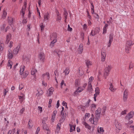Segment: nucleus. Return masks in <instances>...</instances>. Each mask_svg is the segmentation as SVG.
Here are the masks:
<instances>
[{
  "instance_id": "obj_51",
  "label": "nucleus",
  "mask_w": 134,
  "mask_h": 134,
  "mask_svg": "<svg viewBox=\"0 0 134 134\" xmlns=\"http://www.w3.org/2000/svg\"><path fill=\"white\" fill-rule=\"evenodd\" d=\"M133 122V121L132 120H131L128 122H126H126L125 123V125H126L127 126H128V125L129 124H131Z\"/></svg>"
},
{
  "instance_id": "obj_25",
  "label": "nucleus",
  "mask_w": 134,
  "mask_h": 134,
  "mask_svg": "<svg viewBox=\"0 0 134 134\" xmlns=\"http://www.w3.org/2000/svg\"><path fill=\"white\" fill-rule=\"evenodd\" d=\"M37 72L36 69L35 68H33L31 70V75L35 76V74Z\"/></svg>"
},
{
  "instance_id": "obj_63",
  "label": "nucleus",
  "mask_w": 134,
  "mask_h": 134,
  "mask_svg": "<svg viewBox=\"0 0 134 134\" xmlns=\"http://www.w3.org/2000/svg\"><path fill=\"white\" fill-rule=\"evenodd\" d=\"M3 45L2 44H0V50L1 51H2L3 49Z\"/></svg>"
},
{
  "instance_id": "obj_50",
  "label": "nucleus",
  "mask_w": 134,
  "mask_h": 134,
  "mask_svg": "<svg viewBox=\"0 0 134 134\" xmlns=\"http://www.w3.org/2000/svg\"><path fill=\"white\" fill-rule=\"evenodd\" d=\"M102 72V70H100L98 72V80L99 81H100V80L99 78V76L101 74Z\"/></svg>"
},
{
  "instance_id": "obj_30",
  "label": "nucleus",
  "mask_w": 134,
  "mask_h": 134,
  "mask_svg": "<svg viewBox=\"0 0 134 134\" xmlns=\"http://www.w3.org/2000/svg\"><path fill=\"white\" fill-rule=\"evenodd\" d=\"M13 64V62L10 60H9L8 61V63L7 64V66L8 67H10V69H11L12 68V65Z\"/></svg>"
},
{
  "instance_id": "obj_44",
  "label": "nucleus",
  "mask_w": 134,
  "mask_h": 134,
  "mask_svg": "<svg viewBox=\"0 0 134 134\" xmlns=\"http://www.w3.org/2000/svg\"><path fill=\"white\" fill-rule=\"evenodd\" d=\"M108 26V25L107 24H106L104 26L103 29V34H104L107 31V28Z\"/></svg>"
},
{
  "instance_id": "obj_60",
  "label": "nucleus",
  "mask_w": 134,
  "mask_h": 134,
  "mask_svg": "<svg viewBox=\"0 0 134 134\" xmlns=\"http://www.w3.org/2000/svg\"><path fill=\"white\" fill-rule=\"evenodd\" d=\"M68 31H71L72 30V28L71 27H70L69 25H68Z\"/></svg>"
},
{
  "instance_id": "obj_24",
  "label": "nucleus",
  "mask_w": 134,
  "mask_h": 134,
  "mask_svg": "<svg viewBox=\"0 0 134 134\" xmlns=\"http://www.w3.org/2000/svg\"><path fill=\"white\" fill-rule=\"evenodd\" d=\"M25 67L24 66L22 65L21 66L20 70V74H22L23 72H24V71L25 70Z\"/></svg>"
},
{
  "instance_id": "obj_39",
  "label": "nucleus",
  "mask_w": 134,
  "mask_h": 134,
  "mask_svg": "<svg viewBox=\"0 0 134 134\" xmlns=\"http://www.w3.org/2000/svg\"><path fill=\"white\" fill-rule=\"evenodd\" d=\"M90 108L91 110L93 111L95 110V108L96 107V105L94 104H92L90 106Z\"/></svg>"
},
{
  "instance_id": "obj_47",
  "label": "nucleus",
  "mask_w": 134,
  "mask_h": 134,
  "mask_svg": "<svg viewBox=\"0 0 134 134\" xmlns=\"http://www.w3.org/2000/svg\"><path fill=\"white\" fill-rule=\"evenodd\" d=\"M15 131V129H13L12 130H9L8 134H14Z\"/></svg>"
},
{
  "instance_id": "obj_3",
  "label": "nucleus",
  "mask_w": 134,
  "mask_h": 134,
  "mask_svg": "<svg viewBox=\"0 0 134 134\" xmlns=\"http://www.w3.org/2000/svg\"><path fill=\"white\" fill-rule=\"evenodd\" d=\"M50 78L49 74L48 72H46L43 74L42 75L41 78L43 80H48Z\"/></svg>"
},
{
  "instance_id": "obj_1",
  "label": "nucleus",
  "mask_w": 134,
  "mask_h": 134,
  "mask_svg": "<svg viewBox=\"0 0 134 134\" xmlns=\"http://www.w3.org/2000/svg\"><path fill=\"white\" fill-rule=\"evenodd\" d=\"M100 118L95 116V117H94V115L93 114L91 115V117L89 119V121L91 124L96 125L98 124L99 119Z\"/></svg>"
},
{
  "instance_id": "obj_45",
  "label": "nucleus",
  "mask_w": 134,
  "mask_h": 134,
  "mask_svg": "<svg viewBox=\"0 0 134 134\" xmlns=\"http://www.w3.org/2000/svg\"><path fill=\"white\" fill-rule=\"evenodd\" d=\"M94 79V77L92 76H91L89 79L88 80V84H91L92 82Z\"/></svg>"
},
{
  "instance_id": "obj_28",
  "label": "nucleus",
  "mask_w": 134,
  "mask_h": 134,
  "mask_svg": "<svg viewBox=\"0 0 134 134\" xmlns=\"http://www.w3.org/2000/svg\"><path fill=\"white\" fill-rule=\"evenodd\" d=\"M83 50V45L82 44H81L79 48V53L81 54Z\"/></svg>"
},
{
  "instance_id": "obj_22",
  "label": "nucleus",
  "mask_w": 134,
  "mask_h": 134,
  "mask_svg": "<svg viewBox=\"0 0 134 134\" xmlns=\"http://www.w3.org/2000/svg\"><path fill=\"white\" fill-rule=\"evenodd\" d=\"M82 124L85 125V128L88 130H90L91 129V126L87 123L85 121H83L82 122Z\"/></svg>"
},
{
  "instance_id": "obj_29",
  "label": "nucleus",
  "mask_w": 134,
  "mask_h": 134,
  "mask_svg": "<svg viewBox=\"0 0 134 134\" xmlns=\"http://www.w3.org/2000/svg\"><path fill=\"white\" fill-rule=\"evenodd\" d=\"M66 86V84L64 83V82L63 80H62L60 83L61 88H65Z\"/></svg>"
},
{
  "instance_id": "obj_57",
  "label": "nucleus",
  "mask_w": 134,
  "mask_h": 134,
  "mask_svg": "<svg viewBox=\"0 0 134 134\" xmlns=\"http://www.w3.org/2000/svg\"><path fill=\"white\" fill-rule=\"evenodd\" d=\"M40 129L39 127H37V130L35 132V134H38L40 131Z\"/></svg>"
},
{
  "instance_id": "obj_19",
  "label": "nucleus",
  "mask_w": 134,
  "mask_h": 134,
  "mask_svg": "<svg viewBox=\"0 0 134 134\" xmlns=\"http://www.w3.org/2000/svg\"><path fill=\"white\" fill-rule=\"evenodd\" d=\"M29 72L27 71H26L24 72H23V73L22 74H20L21 75V77L23 78H25L26 77L29 75Z\"/></svg>"
},
{
  "instance_id": "obj_62",
  "label": "nucleus",
  "mask_w": 134,
  "mask_h": 134,
  "mask_svg": "<svg viewBox=\"0 0 134 134\" xmlns=\"http://www.w3.org/2000/svg\"><path fill=\"white\" fill-rule=\"evenodd\" d=\"M83 29L84 30H86L87 28V26L85 24H84L83 26Z\"/></svg>"
},
{
  "instance_id": "obj_18",
  "label": "nucleus",
  "mask_w": 134,
  "mask_h": 134,
  "mask_svg": "<svg viewBox=\"0 0 134 134\" xmlns=\"http://www.w3.org/2000/svg\"><path fill=\"white\" fill-rule=\"evenodd\" d=\"M57 113V111L56 110H54L53 112V113L52 115V118L51 119V121L53 122L55 120V116Z\"/></svg>"
},
{
  "instance_id": "obj_2",
  "label": "nucleus",
  "mask_w": 134,
  "mask_h": 134,
  "mask_svg": "<svg viewBox=\"0 0 134 134\" xmlns=\"http://www.w3.org/2000/svg\"><path fill=\"white\" fill-rule=\"evenodd\" d=\"M57 34L55 33L51 35V39L52 41L50 44V46L52 47L54 46V44L57 41Z\"/></svg>"
},
{
  "instance_id": "obj_56",
  "label": "nucleus",
  "mask_w": 134,
  "mask_h": 134,
  "mask_svg": "<svg viewBox=\"0 0 134 134\" xmlns=\"http://www.w3.org/2000/svg\"><path fill=\"white\" fill-rule=\"evenodd\" d=\"M44 81L45 80H43L42 81V84L45 86H46L47 85V84L46 82H45Z\"/></svg>"
},
{
  "instance_id": "obj_46",
  "label": "nucleus",
  "mask_w": 134,
  "mask_h": 134,
  "mask_svg": "<svg viewBox=\"0 0 134 134\" xmlns=\"http://www.w3.org/2000/svg\"><path fill=\"white\" fill-rule=\"evenodd\" d=\"M91 101V100L89 99L87 101V102L85 104V105L84 106L86 108L88 107L89 106V103Z\"/></svg>"
},
{
  "instance_id": "obj_31",
  "label": "nucleus",
  "mask_w": 134,
  "mask_h": 134,
  "mask_svg": "<svg viewBox=\"0 0 134 134\" xmlns=\"http://www.w3.org/2000/svg\"><path fill=\"white\" fill-rule=\"evenodd\" d=\"M99 88L98 87H97L95 89V94H94L96 96H98L100 92L99 91Z\"/></svg>"
},
{
  "instance_id": "obj_55",
  "label": "nucleus",
  "mask_w": 134,
  "mask_h": 134,
  "mask_svg": "<svg viewBox=\"0 0 134 134\" xmlns=\"http://www.w3.org/2000/svg\"><path fill=\"white\" fill-rule=\"evenodd\" d=\"M11 35L10 34H9L7 35L6 38L10 40L11 38Z\"/></svg>"
},
{
  "instance_id": "obj_34",
  "label": "nucleus",
  "mask_w": 134,
  "mask_h": 134,
  "mask_svg": "<svg viewBox=\"0 0 134 134\" xmlns=\"http://www.w3.org/2000/svg\"><path fill=\"white\" fill-rule=\"evenodd\" d=\"M86 63L87 66L88 67L92 65V62L89 60H87L86 61Z\"/></svg>"
},
{
  "instance_id": "obj_38",
  "label": "nucleus",
  "mask_w": 134,
  "mask_h": 134,
  "mask_svg": "<svg viewBox=\"0 0 134 134\" xmlns=\"http://www.w3.org/2000/svg\"><path fill=\"white\" fill-rule=\"evenodd\" d=\"M61 19V17L58 13L57 14V18L56 21L60 22Z\"/></svg>"
},
{
  "instance_id": "obj_7",
  "label": "nucleus",
  "mask_w": 134,
  "mask_h": 134,
  "mask_svg": "<svg viewBox=\"0 0 134 134\" xmlns=\"http://www.w3.org/2000/svg\"><path fill=\"white\" fill-rule=\"evenodd\" d=\"M99 30L100 29L98 27H96L94 29L92 30L91 33V35L92 36H93L98 33Z\"/></svg>"
},
{
  "instance_id": "obj_15",
  "label": "nucleus",
  "mask_w": 134,
  "mask_h": 134,
  "mask_svg": "<svg viewBox=\"0 0 134 134\" xmlns=\"http://www.w3.org/2000/svg\"><path fill=\"white\" fill-rule=\"evenodd\" d=\"M101 109L100 108H98L95 111V116L100 118V114L101 112Z\"/></svg>"
},
{
  "instance_id": "obj_32",
  "label": "nucleus",
  "mask_w": 134,
  "mask_h": 134,
  "mask_svg": "<svg viewBox=\"0 0 134 134\" xmlns=\"http://www.w3.org/2000/svg\"><path fill=\"white\" fill-rule=\"evenodd\" d=\"M70 70L69 68H66L65 71H64V73L65 74V75L66 76L68 75L69 73Z\"/></svg>"
},
{
  "instance_id": "obj_36",
  "label": "nucleus",
  "mask_w": 134,
  "mask_h": 134,
  "mask_svg": "<svg viewBox=\"0 0 134 134\" xmlns=\"http://www.w3.org/2000/svg\"><path fill=\"white\" fill-rule=\"evenodd\" d=\"M131 49V47L126 46L125 48V51L127 53H129L130 50Z\"/></svg>"
},
{
  "instance_id": "obj_5",
  "label": "nucleus",
  "mask_w": 134,
  "mask_h": 134,
  "mask_svg": "<svg viewBox=\"0 0 134 134\" xmlns=\"http://www.w3.org/2000/svg\"><path fill=\"white\" fill-rule=\"evenodd\" d=\"M134 115V112L133 111H130L125 117L126 120H129L132 118Z\"/></svg>"
},
{
  "instance_id": "obj_21",
  "label": "nucleus",
  "mask_w": 134,
  "mask_h": 134,
  "mask_svg": "<svg viewBox=\"0 0 134 134\" xmlns=\"http://www.w3.org/2000/svg\"><path fill=\"white\" fill-rule=\"evenodd\" d=\"M70 127V132H73L75 131V125H72L69 124Z\"/></svg>"
},
{
  "instance_id": "obj_27",
  "label": "nucleus",
  "mask_w": 134,
  "mask_h": 134,
  "mask_svg": "<svg viewBox=\"0 0 134 134\" xmlns=\"http://www.w3.org/2000/svg\"><path fill=\"white\" fill-rule=\"evenodd\" d=\"M21 96H19V98L20 100V102L21 103L25 99L24 97L25 95L23 93H21Z\"/></svg>"
},
{
  "instance_id": "obj_20",
  "label": "nucleus",
  "mask_w": 134,
  "mask_h": 134,
  "mask_svg": "<svg viewBox=\"0 0 134 134\" xmlns=\"http://www.w3.org/2000/svg\"><path fill=\"white\" fill-rule=\"evenodd\" d=\"M8 52V58L9 59H12L13 57L12 51L10 49H9Z\"/></svg>"
},
{
  "instance_id": "obj_49",
  "label": "nucleus",
  "mask_w": 134,
  "mask_h": 134,
  "mask_svg": "<svg viewBox=\"0 0 134 134\" xmlns=\"http://www.w3.org/2000/svg\"><path fill=\"white\" fill-rule=\"evenodd\" d=\"M100 131L99 130H98V132L99 133H101V132L103 133L104 132V130L103 129V128L102 127H100Z\"/></svg>"
},
{
  "instance_id": "obj_58",
  "label": "nucleus",
  "mask_w": 134,
  "mask_h": 134,
  "mask_svg": "<svg viewBox=\"0 0 134 134\" xmlns=\"http://www.w3.org/2000/svg\"><path fill=\"white\" fill-rule=\"evenodd\" d=\"M24 88V86L22 85L21 84L19 85V89L20 90H22Z\"/></svg>"
},
{
  "instance_id": "obj_33",
  "label": "nucleus",
  "mask_w": 134,
  "mask_h": 134,
  "mask_svg": "<svg viewBox=\"0 0 134 134\" xmlns=\"http://www.w3.org/2000/svg\"><path fill=\"white\" fill-rule=\"evenodd\" d=\"M25 9H24V8H23L22 9H21L20 12V15H21L22 17L24 18V14H25Z\"/></svg>"
},
{
  "instance_id": "obj_53",
  "label": "nucleus",
  "mask_w": 134,
  "mask_h": 134,
  "mask_svg": "<svg viewBox=\"0 0 134 134\" xmlns=\"http://www.w3.org/2000/svg\"><path fill=\"white\" fill-rule=\"evenodd\" d=\"M38 109L40 111V113H41L42 112V108L40 106L38 107Z\"/></svg>"
},
{
  "instance_id": "obj_35",
  "label": "nucleus",
  "mask_w": 134,
  "mask_h": 134,
  "mask_svg": "<svg viewBox=\"0 0 134 134\" xmlns=\"http://www.w3.org/2000/svg\"><path fill=\"white\" fill-rule=\"evenodd\" d=\"M28 127L29 128H31L33 125V123L32 121L31 120H30L28 122Z\"/></svg>"
},
{
  "instance_id": "obj_40",
  "label": "nucleus",
  "mask_w": 134,
  "mask_h": 134,
  "mask_svg": "<svg viewBox=\"0 0 134 134\" xmlns=\"http://www.w3.org/2000/svg\"><path fill=\"white\" fill-rule=\"evenodd\" d=\"M38 93H37L36 95L38 96L41 95L43 93L41 89L39 90L38 89L37 90Z\"/></svg>"
},
{
  "instance_id": "obj_11",
  "label": "nucleus",
  "mask_w": 134,
  "mask_h": 134,
  "mask_svg": "<svg viewBox=\"0 0 134 134\" xmlns=\"http://www.w3.org/2000/svg\"><path fill=\"white\" fill-rule=\"evenodd\" d=\"M128 95V91L127 90L125 89L124 92V94L123 98V100L124 102L126 101Z\"/></svg>"
},
{
  "instance_id": "obj_9",
  "label": "nucleus",
  "mask_w": 134,
  "mask_h": 134,
  "mask_svg": "<svg viewBox=\"0 0 134 134\" xmlns=\"http://www.w3.org/2000/svg\"><path fill=\"white\" fill-rule=\"evenodd\" d=\"M115 124L116 127L119 130H120L122 129L121 124L117 120H115Z\"/></svg>"
},
{
  "instance_id": "obj_14",
  "label": "nucleus",
  "mask_w": 134,
  "mask_h": 134,
  "mask_svg": "<svg viewBox=\"0 0 134 134\" xmlns=\"http://www.w3.org/2000/svg\"><path fill=\"white\" fill-rule=\"evenodd\" d=\"M54 91V88L52 87H51L47 92V96H50L52 95Z\"/></svg>"
},
{
  "instance_id": "obj_37",
  "label": "nucleus",
  "mask_w": 134,
  "mask_h": 134,
  "mask_svg": "<svg viewBox=\"0 0 134 134\" xmlns=\"http://www.w3.org/2000/svg\"><path fill=\"white\" fill-rule=\"evenodd\" d=\"M88 90L89 92H91L93 91V89L91 84H88Z\"/></svg>"
},
{
  "instance_id": "obj_6",
  "label": "nucleus",
  "mask_w": 134,
  "mask_h": 134,
  "mask_svg": "<svg viewBox=\"0 0 134 134\" xmlns=\"http://www.w3.org/2000/svg\"><path fill=\"white\" fill-rule=\"evenodd\" d=\"M106 55L105 51L104 50H102L101 52V60L103 62L105 61Z\"/></svg>"
},
{
  "instance_id": "obj_23",
  "label": "nucleus",
  "mask_w": 134,
  "mask_h": 134,
  "mask_svg": "<svg viewBox=\"0 0 134 134\" xmlns=\"http://www.w3.org/2000/svg\"><path fill=\"white\" fill-rule=\"evenodd\" d=\"M77 108L79 110H81L82 111H84L86 109V108L84 106L80 105L77 107Z\"/></svg>"
},
{
  "instance_id": "obj_54",
  "label": "nucleus",
  "mask_w": 134,
  "mask_h": 134,
  "mask_svg": "<svg viewBox=\"0 0 134 134\" xmlns=\"http://www.w3.org/2000/svg\"><path fill=\"white\" fill-rule=\"evenodd\" d=\"M13 42L12 41H10V42L9 47L10 48L12 47L13 46Z\"/></svg>"
},
{
  "instance_id": "obj_59",
  "label": "nucleus",
  "mask_w": 134,
  "mask_h": 134,
  "mask_svg": "<svg viewBox=\"0 0 134 134\" xmlns=\"http://www.w3.org/2000/svg\"><path fill=\"white\" fill-rule=\"evenodd\" d=\"M90 116V114L89 113H86L85 114V118L86 117H89Z\"/></svg>"
},
{
  "instance_id": "obj_13",
  "label": "nucleus",
  "mask_w": 134,
  "mask_h": 134,
  "mask_svg": "<svg viewBox=\"0 0 134 134\" xmlns=\"http://www.w3.org/2000/svg\"><path fill=\"white\" fill-rule=\"evenodd\" d=\"M43 18L44 21L46 22L48 21L50 18V16L48 13H46L44 14Z\"/></svg>"
},
{
  "instance_id": "obj_42",
  "label": "nucleus",
  "mask_w": 134,
  "mask_h": 134,
  "mask_svg": "<svg viewBox=\"0 0 134 134\" xmlns=\"http://www.w3.org/2000/svg\"><path fill=\"white\" fill-rule=\"evenodd\" d=\"M7 14V13L5 10H4L3 12V14L2 15V17L3 18H5L6 17Z\"/></svg>"
},
{
  "instance_id": "obj_61",
  "label": "nucleus",
  "mask_w": 134,
  "mask_h": 134,
  "mask_svg": "<svg viewBox=\"0 0 134 134\" xmlns=\"http://www.w3.org/2000/svg\"><path fill=\"white\" fill-rule=\"evenodd\" d=\"M67 103L64 101H63L62 102V104L63 106H65V107H67Z\"/></svg>"
},
{
  "instance_id": "obj_12",
  "label": "nucleus",
  "mask_w": 134,
  "mask_h": 134,
  "mask_svg": "<svg viewBox=\"0 0 134 134\" xmlns=\"http://www.w3.org/2000/svg\"><path fill=\"white\" fill-rule=\"evenodd\" d=\"M45 57L44 54L43 52H41L38 55L39 58L40 59L41 61L43 62L44 61Z\"/></svg>"
},
{
  "instance_id": "obj_64",
  "label": "nucleus",
  "mask_w": 134,
  "mask_h": 134,
  "mask_svg": "<svg viewBox=\"0 0 134 134\" xmlns=\"http://www.w3.org/2000/svg\"><path fill=\"white\" fill-rule=\"evenodd\" d=\"M8 20V21H10V23H12L13 21V19L12 18H10Z\"/></svg>"
},
{
  "instance_id": "obj_8",
  "label": "nucleus",
  "mask_w": 134,
  "mask_h": 134,
  "mask_svg": "<svg viewBox=\"0 0 134 134\" xmlns=\"http://www.w3.org/2000/svg\"><path fill=\"white\" fill-rule=\"evenodd\" d=\"M84 90L81 86L78 87L77 90L74 92L73 94L74 96H76L78 94V93L81 92Z\"/></svg>"
},
{
  "instance_id": "obj_10",
  "label": "nucleus",
  "mask_w": 134,
  "mask_h": 134,
  "mask_svg": "<svg viewBox=\"0 0 134 134\" xmlns=\"http://www.w3.org/2000/svg\"><path fill=\"white\" fill-rule=\"evenodd\" d=\"M113 33H111L109 35V42L107 44V46L108 47H109L110 46L111 44L113 41Z\"/></svg>"
},
{
  "instance_id": "obj_26",
  "label": "nucleus",
  "mask_w": 134,
  "mask_h": 134,
  "mask_svg": "<svg viewBox=\"0 0 134 134\" xmlns=\"http://www.w3.org/2000/svg\"><path fill=\"white\" fill-rule=\"evenodd\" d=\"M110 87L109 88V89L111 91L114 92L115 91L116 89L114 87L112 83L110 84Z\"/></svg>"
},
{
  "instance_id": "obj_48",
  "label": "nucleus",
  "mask_w": 134,
  "mask_h": 134,
  "mask_svg": "<svg viewBox=\"0 0 134 134\" xmlns=\"http://www.w3.org/2000/svg\"><path fill=\"white\" fill-rule=\"evenodd\" d=\"M40 27L41 28V31H43L44 30V26L43 25V23H41L40 25Z\"/></svg>"
},
{
  "instance_id": "obj_52",
  "label": "nucleus",
  "mask_w": 134,
  "mask_h": 134,
  "mask_svg": "<svg viewBox=\"0 0 134 134\" xmlns=\"http://www.w3.org/2000/svg\"><path fill=\"white\" fill-rule=\"evenodd\" d=\"M127 112V110H125L124 111H122L121 113V115H125L126 114Z\"/></svg>"
},
{
  "instance_id": "obj_17",
  "label": "nucleus",
  "mask_w": 134,
  "mask_h": 134,
  "mask_svg": "<svg viewBox=\"0 0 134 134\" xmlns=\"http://www.w3.org/2000/svg\"><path fill=\"white\" fill-rule=\"evenodd\" d=\"M20 48V45H18L15 48L13 51V53L15 54H16L18 53Z\"/></svg>"
},
{
  "instance_id": "obj_43",
  "label": "nucleus",
  "mask_w": 134,
  "mask_h": 134,
  "mask_svg": "<svg viewBox=\"0 0 134 134\" xmlns=\"http://www.w3.org/2000/svg\"><path fill=\"white\" fill-rule=\"evenodd\" d=\"M75 85L76 87H77L80 85V81L78 79H76L75 81Z\"/></svg>"
},
{
  "instance_id": "obj_16",
  "label": "nucleus",
  "mask_w": 134,
  "mask_h": 134,
  "mask_svg": "<svg viewBox=\"0 0 134 134\" xmlns=\"http://www.w3.org/2000/svg\"><path fill=\"white\" fill-rule=\"evenodd\" d=\"M133 44H134V42L132 40H130L127 41L126 46L131 47Z\"/></svg>"
},
{
  "instance_id": "obj_4",
  "label": "nucleus",
  "mask_w": 134,
  "mask_h": 134,
  "mask_svg": "<svg viewBox=\"0 0 134 134\" xmlns=\"http://www.w3.org/2000/svg\"><path fill=\"white\" fill-rule=\"evenodd\" d=\"M110 69L111 67L109 65H108L105 69L104 72V75L105 79L106 78V76L108 75Z\"/></svg>"
},
{
  "instance_id": "obj_41",
  "label": "nucleus",
  "mask_w": 134,
  "mask_h": 134,
  "mask_svg": "<svg viewBox=\"0 0 134 134\" xmlns=\"http://www.w3.org/2000/svg\"><path fill=\"white\" fill-rule=\"evenodd\" d=\"M43 127L44 129L46 130L49 131V128L47 126V124L45 123H44L43 124Z\"/></svg>"
}]
</instances>
